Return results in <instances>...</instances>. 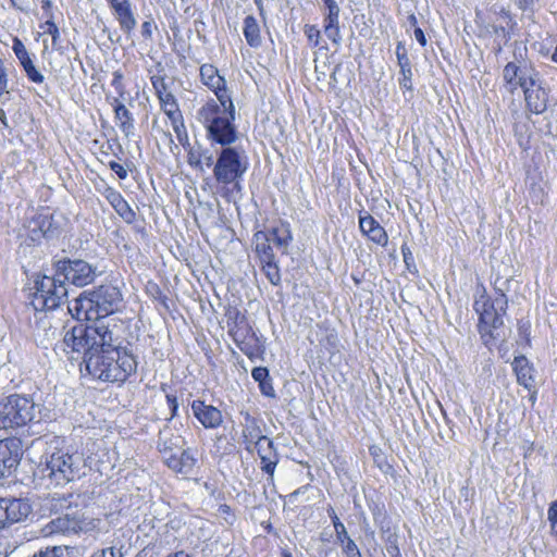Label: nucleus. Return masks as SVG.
<instances>
[{"mask_svg": "<svg viewBox=\"0 0 557 557\" xmlns=\"http://www.w3.org/2000/svg\"><path fill=\"white\" fill-rule=\"evenodd\" d=\"M113 10H116L120 5L126 4L129 0H108Z\"/></svg>", "mask_w": 557, "mask_h": 557, "instance_id": "62", "label": "nucleus"}, {"mask_svg": "<svg viewBox=\"0 0 557 557\" xmlns=\"http://www.w3.org/2000/svg\"><path fill=\"white\" fill-rule=\"evenodd\" d=\"M259 388H260L262 395H264L267 397H271V398L275 397V392H274L273 385H259Z\"/></svg>", "mask_w": 557, "mask_h": 557, "instance_id": "57", "label": "nucleus"}, {"mask_svg": "<svg viewBox=\"0 0 557 557\" xmlns=\"http://www.w3.org/2000/svg\"><path fill=\"white\" fill-rule=\"evenodd\" d=\"M327 515L331 518L333 527L335 529L336 540L339 543H344L345 539H347V535H348L347 530H346L344 523L339 520V518L337 517V515H336V512H335L333 507H330L327 509Z\"/></svg>", "mask_w": 557, "mask_h": 557, "instance_id": "36", "label": "nucleus"}, {"mask_svg": "<svg viewBox=\"0 0 557 557\" xmlns=\"http://www.w3.org/2000/svg\"><path fill=\"white\" fill-rule=\"evenodd\" d=\"M46 26H47V29L46 32L48 34H50L52 36V40L55 41L57 38L59 37V29H58V26L55 25V23L53 21L50 20H47L46 22Z\"/></svg>", "mask_w": 557, "mask_h": 557, "instance_id": "55", "label": "nucleus"}, {"mask_svg": "<svg viewBox=\"0 0 557 557\" xmlns=\"http://www.w3.org/2000/svg\"><path fill=\"white\" fill-rule=\"evenodd\" d=\"M166 398H168V400L170 403V408H171V411H172V416H175L176 414V410L178 408L176 399L175 398H171L169 395H166Z\"/></svg>", "mask_w": 557, "mask_h": 557, "instance_id": "61", "label": "nucleus"}, {"mask_svg": "<svg viewBox=\"0 0 557 557\" xmlns=\"http://www.w3.org/2000/svg\"><path fill=\"white\" fill-rule=\"evenodd\" d=\"M78 497L73 494H54L49 498L48 508L57 517L47 523L48 534L71 535L87 530L84 512L76 503Z\"/></svg>", "mask_w": 557, "mask_h": 557, "instance_id": "3", "label": "nucleus"}, {"mask_svg": "<svg viewBox=\"0 0 557 557\" xmlns=\"http://www.w3.org/2000/svg\"><path fill=\"white\" fill-rule=\"evenodd\" d=\"M12 49L16 58L18 59L20 64L22 65L27 78L36 84L44 83L45 76L41 74L40 71L36 69L25 45L17 37L13 39Z\"/></svg>", "mask_w": 557, "mask_h": 557, "instance_id": "17", "label": "nucleus"}, {"mask_svg": "<svg viewBox=\"0 0 557 557\" xmlns=\"http://www.w3.org/2000/svg\"><path fill=\"white\" fill-rule=\"evenodd\" d=\"M141 34L146 38H151L152 35V23L151 22H144L141 25Z\"/></svg>", "mask_w": 557, "mask_h": 557, "instance_id": "56", "label": "nucleus"}, {"mask_svg": "<svg viewBox=\"0 0 557 557\" xmlns=\"http://www.w3.org/2000/svg\"><path fill=\"white\" fill-rule=\"evenodd\" d=\"M243 435L245 438L249 440V442H253L255 444L256 442H261L262 440L268 438L262 435L260 421L248 412L244 414Z\"/></svg>", "mask_w": 557, "mask_h": 557, "instance_id": "25", "label": "nucleus"}, {"mask_svg": "<svg viewBox=\"0 0 557 557\" xmlns=\"http://www.w3.org/2000/svg\"><path fill=\"white\" fill-rule=\"evenodd\" d=\"M341 544L343 545V552L347 557H361L358 546L356 545L355 541L349 537V535H347L345 542Z\"/></svg>", "mask_w": 557, "mask_h": 557, "instance_id": "45", "label": "nucleus"}, {"mask_svg": "<svg viewBox=\"0 0 557 557\" xmlns=\"http://www.w3.org/2000/svg\"><path fill=\"white\" fill-rule=\"evenodd\" d=\"M511 283V277L496 276L494 280V289L497 294L496 297L507 298L506 294L509 292Z\"/></svg>", "mask_w": 557, "mask_h": 557, "instance_id": "40", "label": "nucleus"}, {"mask_svg": "<svg viewBox=\"0 0 557 557\" xmlns=\"http://www.w3.org/2000/svg\"><path fill=\"white\" fill-rule=\"evenodd\" d=\"M327 9L324 23H339V7L335 0H322Z\"/></svg>", "mask_w": 557, "mask_h": 557, "instance_id": "37", "label": "nucleus"}, {"mask_svg": "<svg viewBox=\"0 0 557 557\" xmlns=\"http://www.w3.org/2000/svg\"><path fill=\"white\" fill-rule=\"evenodd\" d=\"M540 74L531 67L518 66L513 62H509L504 71L503 76L506 84L509 86V90L513 91L517 87L524 88L527 86H533L535 78Z\"/></svg>", "mask_w": 557, "mask_h": 557, "instance_id": "13", "label": "nucleus"}, {"mask_svg": "<svg viewBox=\"0 0 557 557\" xmlns=\"http://www.w3.org/2000/svg\"><path fill=\"white\" fill-rule=\"evenodd\" d=\"M9 92V77L4 62L0 58V96Z\"/></svg>", "mask_w": 557, "mask_h": 557, "instance_id": "46", "label": "nucleus"}, {"mask_svg": "<svg viewBox=\"0 0 557 557\" xmlns=\"http://www.w3.org/2000/svg\"><path fill=\"white\" fill-rule=\"evenodd\" d=\"M305 34L308 40L315 47L320 41V29L314 25H306Z\"/></svg>", "mask_w": 557, "mask_h": 557, "instance_id": "47", "label": "nucleus"}, {"mask_svg": "<svg viewBox=\"0 0 557 557\" xmlns=\"http://www.w3.org/2000/svg\"><path fill=\"white\" fill-rule=\"evenodd\" d=\"M178 446V437H166L165 433H160L158 440V450L162 455L163 460L165 461V456L170 454H174L173 449Z\"/></svg>", "mask_w": 557, "mask_h": 557, "instance_id": "33", "label": "nucleus"}, {"mask_svg": "<svg viewBox=\"0 0 557 557\" xmlns=\"http://www.w3.org/2000/svg\"><path fill=\"white\" fill-rule=\"evenodd\" d=\"M396 57H397V61H398V65L400 67V74H401V78L399 81L400 85L407 89H410L411 88V77H412L411 65H410V60L407 55V50L401 42H398V45L396 47Z\"/></svg>", "mask_w": 557, "mask_h": 557, "instance_id": "24", "label": "nucleus"}, {"mask_svg": "<svg viewBox=\"0 0 557 557\" xmlns=\"http://www.w3.org/2000/svg\"><path fill=\"white\" fill-rule=\"evenodd\" d=\"M380 223L369 213L359 215V227L363 235L369 234Z\"/></svg>", "mask_w": 557, "mask_h": 557, "instance_id": "43", "label": "nucleus"}, {"mask_svg": "<svg viewBox=\"0 0 557 557\" xmlns=\"http://www.w3.org/2000/svg\"><path fill=\"white\" fill-rule=\"evenodd\" d=\"M507 298L495 297L493 300L486 295H481L474 301V310L479 314V332L487 347H492L504 337L503 317L507 309Z\"/></svg>", "mask_w": 557, "mask_h": 557, "instance_id": "5", "label": "nucleus"}, {"mask_svg": "<svg viewBox=\"0 0 557 557\" xmlns=\"http://www.w3.org/2000/svg\"><path fill=\"white\" fill-rule=\"evenodd\" d=\"M57 275L75 286L83 287L94 282L96 269L81 259L60 260L57 262Z\"/></svg>", "mask_w": 557, "mask_h": 557, "instance_id": "10", "label": "nucleus"}, {"mask_svg": "<svg viewBox=\"0 0 557 557\" xmlns=\"http://www.w3.org/2000/svg\"><path fill=\"white\" fill-rule=\"evenodd\" d=\"M511 366L518 383H527L534 379V369L524 356L516 357Z\"/></svg>", "mask_w": 557, "mask_h": 557, "instance_id": "29", "label": "nucleus"}, {"mask_svg": "<svg viewBox=\"0 0 557 557\" xmlns=\"http://www.w3.org/2000/svg\"><path fill=\"white\" fill-rule=\"evenodd\" d=\"M122 549L123 545H111L109 547L95 550L90 557H123L124 554Z\"/></svg>", "mask_w": 557, "mask_h": 557, "instance_id": "42", "label": "nucleus"}, {"mask_svg": "<svg viewBox=\"0 0 557 557\" xmlns=\"http://www.w3.org/2000/svg\"><path fill=\"white\" fill-rule=\"evenodd\" d=\"M114 14L120 23L121 29L125 34H129L136 27V18L132 12L129 1L114 10Z\"/></svg>", "mask_w": 557, "mask_h": 557, "instance_id": "30", "label": "nucleus"}, {"mask_svg": "<svg viewBox=\"0 0 557 557\" xmlns=\"http://www.w3.org/2000/svg\"><path fill=\"white\" fill-rule=\"evenodd\" d=\"M152 85H153V88L156 89V92H157L158 97L160 96V91H163V92H168L169 91L166 89V85H165L163 78L152 77Z\"/></svg>", "mask_w": 557, "mask_h": 557, "instance_id": "54", "label": "nucleus"}, {"mask_svg": "<svg viewBox=\"0 0 557 557\" xmlns=\"http://www.w3.org/2000/svg\"><path fill=\"white\" fill-rule=\"evenodd\" d=\"M165 557H194V555L184 549H181V550L170 553Z\"/></svg>", "mask_w": 557, "mask_h": 557, "instance_id": "59", "label": "nucleus"}, {"mask_svg": "<svg viewBox=\"0 0 557 557\" xmlns=\"http://www.w3.org/2000/svg\"><path fill=\"white\" fill-rule=\"evenodd\" d=\"M547 518L552 525V529L557 528V499L550 503L547 510Z\"/></svg>", "mask_w": 557, "mask_h": 557, "instance_id": "48", "label": "nucleus"}, {"mask_svg": "<svg viewBox=\"0 0 557 557\" xmlns=\"http://www.w3.org/2000/svg\"><path fill=\"white\" fill-rule=\"evenodd\" d=\"M63 344L72 352L83 354L84 362L90 374L92 368L99 364L100 354H107L117 348V338L106 321H97L90 325L76 323L65 332Z\"/></svg>", "mask_w": 557, "mask_h": 557, "instance_id": "1", "label": "nucleus"}, {"mask_svg": "<svg viewBox=\"0 0 557 557\" xmlns=\"http://www.w3.org/2000/svg\"><path fill=\"white\" fill-rule=\"evenodd\" d=\"M256 252L261 262H269L275 259L271 243L262 231L255 234Z\"/></svg>", "mask_w": 557, "mask_h": 557, "instance_id": "31", "label": "nucleus"}, {"mask_svg": "<svg viewBox=\"0 0 557 557\" xmlns=\"http://www.w3.org/2000/svg\"><path fill=\"white\" fill-rule=\"evenodd\" d=\"M35 418V404L17 394L0 399V431L26 425Z\"/></svg>", "mask_w": 557, "mask_h": 557, "instance_id": "6", "label": "nucleus"}, {"mask_svg": "<svg viewBox=\"0 0 557 557\" xmlns=\"http://www.w3.org/2000/svg\"><path fill=\"white\" fill-rule=\"evenodd\" d=\"M522 90L527 107L532 113L540 114L546 110L548 92L543 86L540 75L535 78L533 86H527Z\"/></svg>", "mask_w": 557, "mask_h": 557, "instance_id": "16", "label": "nucleus"}, {"mask_svg": "<svg viewBox=\"0 0 557 557\" xmlns=\"http://www.w3.org/2000/svg\"><path fill=\"white\" fill-rule=\"evenodd\" d=\"M387 552H388V554L391 555V557H398V556H401V555H400V552H399V548H398V546H396V545H395V546H389V547L387 548Z\"/></svg>", "mask_w": 557, "mask_h": 557, "instance_id": "63", "label": "nucleus"}, {"mask_svg": "<svg viewBox=\"0 0 557 557\" xmlns=\"http://www.w3.org/2000/svg\"><path fill=\"white\" fill-rule=\"evenodd\" d=\"M102 196L113 207L115 212L128 224L136 220L135 211L129 207L127 201L123 198L121 193L113 187L104 185L103 189H99Z\"/></svg>", "mask_w": 557, "mask_h": 557, "instance_id": "18", "label": "nucleus"}, {"mask_svg": "<svg viewBox=\"0 0 557 557\" xmlns=\"http://www.w3.org/2000/svg\"><path fill=\"white\" fill-rule=\"evenodd\" d=\"M32 510L33 507L27 498H0V530L25 521Z\"/></svg>", "mask_w": 557, "mask_h": 557, "instance_id": "11", "label": "nucleus"}, {"mask_svg": "<svg viewBox=\"0 0 557 557\" xmlns=\"http://www.w3.org/2000/svg\"><path fill=\"white\" fill-rule=\"evenodd\" d=\"M109 168L117 175L119 178L125 180L127 177V171L122 164L115 161H110Z\"/></svg>", "mask_w": 557, "mask_h": 557, "instance_id": "52", "label": "nucleus"}, {"mask_svg": "<svg viewBox=\"0 0 557 557\" xmlns=\"http://www.w3.org/2000/svg\"><path fill=\"white\" fill-rule=\"evenodd\" d=\"M123 74L120 71L113 73L112 86L122 96L124 94V86L122 83Z\"/></svg>", "mask_w": 557, "mask_h": 557, "instance_id": "50", "label": "nucleus"}, {"mask_svg": "<svg viewBox=\"0 0 557 557\" xmlns=\"http://www.w3.org/2000/svg\"><path fill=\"white\" fill-rule=\"evenodd\" d=\"M247 168L248 162L244 150L225 147L216 158L213 176L218 183L228 185L242 178Z\"/></svg>", "mask_w": 557, "mask_h": 557, "instance_id": "7", "label": "nucleus"}, {"mask_svg": "<svg viewBox=\"0 0 557 557\" xmlns=\"http://www.w3.org/2000/svg\"><path fill=\"white\" fill-rule=\"evenodd\" d=\"M67 296L64 280L55 276H42L36 282L35 301L42 308L52 310L59 307Z\"/></svg>", "mask_w": 557, "mask_h": 557, "instance_id": "8", "label": "nucleus"}, {"mask_svg": "<svg viewBox=\"0 0 557 557\" xmlns=\"http://www.w3.org/2000/svg\"><path fill=\"white\" fill-rule=\"evenodd\" d=\"M191 409L195 417L206 429H215L222 423V413L211 405H206L201 400H194Z\"/></svg>", "mask_w": 557, "mask_h": 557, "instance_id": "19", "label": "nucleus"}, {"mask_svg": "<svg viewBox=\"0 0 557 557\" xmlns=\"http://www.w3.org/2000/svg\"><path fill=\"white\" fill-rule=\"evenodd\" d=\"M115 119L119 121V127L126 135L133 134L134 119L129 110L117 99H114Z\"/></svg>", "mask_w": 557, "mask_h": 557, "instance_id": "26", "label": "nucleus"}, {"mask_svg": "<svg viewBox=\"0 0 557 557\" xmlns=\"http://www.w3.org/2000/svg\"><path fill=\"white\" fill-rule=\"evenodd\" d=\"M41 7L45 11L48 12V17L49 20L52 18V13H51V7H52V2L51 0H42L41 1Z\"/></svg>", "mask_w": 557, "mask_h": 557, "instance_id": "60", "label": "nucleus"}, {"mask_svg": "<svg viewBox=\"0 0 557 557\" xmlns=\"http://www.w3.org/2000/svg\"><path fill=\"white\" fill-rule=\"evenodd\" d=\"M255 445L261 460V470L272 478L278 462V457L274 449L273 442L270 438H267L261 442H256Z\"/></svg>", "mask_w": 557, "mask_h": 557, "instance_id": "21", "label": "nucleus"}, {"mask_svg": "<svg viewBox=\"0 0 557 557\" xmlns=\"http://www.w3.org/2000/svg\"><path fill=\"white\" fill-rule=\"evenodd\" d=\"M309 488V485H302L288 494L285 498L289 504H295L297 498L300 497V495L305 494L307 490Z\"/></svg>", "mask_w": 557, "mask_h": 557, "instance_id": "53", "label": "nucleus"}, {"mask_svg": "<svg viewBox=\"0 0 557 557\" xmlns=\"http://www.w3.org/2000/svg\"><path fill=\"white\" fill-rule=\"evenodd\" d=\"M197 459L191 449H185L180 455L165 456V465L174 472L183 475L193 473Z\"/></svg>", "mask_w": 557, "mask_h": 557, "instance_id": "20", "label": "nucleus"}, {"mask_svg": "<svg viewBox=\"0 0 557 557\" xmlns=\"http://www.w3.org/2000/svg\"><path fill=\"white\" fill-rule=\"evenodd\" d=\"M268 240L274 244L283 253H287L288 246L293 239L289 224L281 222L278 225L263 232Z\"/></svg>", "mask_w": 557, "mask_h": 557, "instance_id": "23", "label": "nucleus"}, {"mask_svg": "<svg viewBox=\"0 0 557 557\" xmlns=\"http://www.w3.org/2000/svg\"><path fill=\"white\" fill-rule=\"evenodd\" d=\"M87 294L97 315V321H103L101 318L117 310L122 301L120 289L111 284L100 285L92 290H88Z\"/></svg>", "mask_w": 557, "mask_h": 557, "instance_id": "9", "label": "nucleus"}, {"mask_svg": "<svg viewBox=\"0 0 557 557\" xmlns=\"http://www.w3.org/2000/svg\"><path fill=\"white\" fill-rule=\"evenodd\" d=\"M251 375L256 382L263 383V381L269 375V371L267 368L257 367L252 370Z\"/></svg>", "mask_w": 557, "mask_h": 557, "instance_id": "51", "label": "nucleus"}, {"mask_svg": "<svg viewBox=\"0 0 557 557\" xmlns=\"http://www.w3.org/2000/svg\"><path fill=\"white\" fill-rule=\"evenodd\" d=\"M324 34L334 45L342 44L339 23H324Z\"/></svg>", "mask_w": 557, "mask_h": 557, "instance_id": "38", "label": "nucleus"}, {"mask_svg": "<svg viewBox=\"0 0 557 557\" xmlns=\"http://www.w3.org/2000/svg\"><path fill=\"white\" fill-rule=\"evenodd\" d=\"M235 108L223 106L215 100H209L197 112V119L208 131V137L222 145L228 146L237 139V132L233 124Z\"/></svg>", "mask_w": 557, "mask_h": 557, "instance_id": "4", "label": "nucleus"}, {"mask_svg": "<svg viewBox=\"0 0 557 557\" xmlns=\"http://www.w3.org/2000/svg\"><path fill=\"white\" fill-rule=\"evenodd\" d=\"M119 367H121L123 369V371L125 372V376L124 377L111 380L109 371L104 370V369L101 370L100 373H97L95 371L92 376L95 379L100 380V381L111 382V383H113L115 381H125L127 375H129L131 373L135 372V370H136V361H135V359L132 356H124V357L119 359Z\"/></svg>", "mask_w": 557, "mask_h": 557, "instance_id": "27", "label": "nucleus"}, {"mask_svg": "<svg viewBox=\"0 0 557 557\" xmlns=\"http://www.w3.org/2000/svg\"><path fill=\"white\" fill-rule=\"evenodd\" d=\"M228 333L245 355L251 358L256 354L257 338L244 318L235 322V325L230 329Z\"/></svg>", "mask_w": 557, "mask_h": 557, "instance_id": "15", "label": "nucleus"}, {"mask_svg": "<svg viewBox=\"0 0 557 557\" xmlns=\"http://www.w3.org/2000/svg\"><path fill=\"white\" fill-rule=\"evenodd\" d=\"M39 472L55 486H64L82 476L83 460L69 447L49 445L38 466Z\"/></svg>", "mask_w": 557, "mask_h": 557, "instance_id": "2", "label": "nucleus"}, {"mask_svg": "<svg viewBox=\"0 0 557 557\" xmlns=\"http://www.w3.org/2000/svg\"><path fill=\"white\" fill-rule=\"evenodd\" d=\"M369 508L375 524H377L381 530H384V521L387 520L384 505L374 503L373 505H370Z\"/></svg>", "mask_w": 557, "mask_h": 557, "instance_id": "39", "label": "nucleus"}, {"mask_svg": "<svg viewBox=\"0 0 557 557\" xmlns=\"http://www.w3.org/2000/svg\"><path fill=\"white\" fill-rule=\"evenodd\" d=\"M201 82L209 87L216 96L219 102L223 106H231V97L225 88V79L219 75L215 66L203 64L200 66Z\"/></svg>", "mask_w": 557, "mask_h": 557, "instance_id": "14", "label": "nucleus"}, {"mask_svg": "<svg viewBox=\"0 0 557 557\" xmlns=\"http://www.w3.org/2000/svg\"><path fill=\"white\" fill-rule=\"evenodd\" d=\"M0 121L4 126H8L7 115L3 109L0 108Z\"/></svg>", "mask_w": 557, "mask_h": 557, "instance_id": "64", "label": "nucleus"}, {"mask_svg": "<svg viewBox=\"0 0 557 557\" xmlns=\"http://www.w3.org/2000/svg\"><path fill=\"white\" fill-rule=\"evenodd\" d=\"M262 263V270L268 277V280L273 285H278L281 283V273L280 268L276 263V260H270L269 262H261Z\"/></svg>", "mask_w": 557, "mask_h": 557, "instance_id": "35", "label": "nucleus"}, {"mask_svg": "<svg viewBox=\"0 0 557 557\" xmlns=\"http://www.w3.org/2000/svg\"><path fill=\"white\" fill-rule=\"evenodd\" d=\"M170 121H171V124H172V128H173V131H174V133L176 135L177 141L181 145L185 146L188 143V135H187L186 127L184 125V121H183L182 114L177 115V116H174V117H171Z\"/></svg>", "mask_w": 557, "mask_h": 557, "instance_id": "34", "label": "nucleus"}, {"mask_svg": "<svg viewBox=\"0 0 557 557\" xmlns=\"http://www.w3.org/2000/svg\"><path fill=\"white\" fill-rule=\"evenodd\" d=\"M23 456V444L17 437L0 440V480L11 475Z\"/></svg>", "mask_w": 557, "mask_h": 557, "instance_id": "12", "label": "nucleus"}, {"mask_svg": "<svg viewBox=\"0 0 557 557\" xmlns=\"http://www.w3.org/2000/svg\"><path fill=\"white\" fill-rule=\"evenodd\" d=\"M67 309L72 317H74L78 321L95 320V322H97V315L92 309V305L90 302L87 290L82 293L79 297L70 301Z\"/></svg>", "mask_w": 557, "mask_h": 557, "instance_id": "22", "label": "nucleus"}, {"mask_svg": "<svg viewBox=\"0 0 557 557\" xmlns=\"http://www.w3.org/2000/svg\"><path fill=\"white\" fill-rule=\"evenodd\" d=\"M244 36L250 47H259L261 45L260 27L252 15L246 16L244 20Z\"/></svg>", "mask_w": 557, "mask_h": 557, "instance_id": "28", "label": "nucleus"}, {"mask_svg": "<svg viewBox=\"0 0 557 557\" xmlns=\"http://www.w3.org/2000/svg\"><path fill=\"white\" fill-rule=\"evenodd\" d=\"M161 103V108L169 119L181 115V111L178 109V104L176 99L172 95V92H163L160 91V96L158 97Z\"/></svg>", "mask_w": 557, "mask_h": 557, "instance_id": "32", "label": "nucleus"}, {"mask_svg": "<svg viewBox=\"0 0 557 557\" xmlns=\"http://www.w3.org/2000/svg\"><path fill=\"white\" fill-rule=\"evenodd\" d=\"M219 513L221 516H223L224 520L228 523V524H233L234 520H235V516L232 511V508L226 505V504H223V505H220L219 506Z\"/></svg>", "mask_w": 557, "mask_h": 557, "instance_id": "49", "label": "nucleus"}, {"mask_svg": "<svg viewBox=\"0 0 557 557\" xmlns=\"http://www.w3.org/2000/svg\"><path fill=\"white\" fill-rule=\"evenodd\" d=\"M414 37L420 42L421 46H425L426 45V38H425L424 33L422 32L421 28H419V27L414 28Z\"/></svg>", "mask_w": 557, "mask_h": 557, "instance_id": "58", "label": "nucleus"}, {"mask_svg": "<svg viewBox=\"0 0 557 557\" xmlns=\"http://www.w3.org/2000/svg\"><path fill=\"white\" fill-rule=\"evenodd\" d=\"M370 240H372L375 244L385 246L388 240V236L384 230L383 226L380 224L375 226L369 234L366 235Z\"/></svg>", "mask_w": 557, "mask_h": 557, "instance_id": "44", "label": "nucleus"}, {"mask_svg": "<svg viewBox=\"0 0 557 557\" xmlns=\"http://www.w3.org/2000/svg\"><path fill=\"white\" fill-rule=\"evenodd\" d=\"M193 157L194 154H191L190 159ZM190 163L198 168L200 171H203L205 168L209 169L211 166H214L215 164L213 156L208 150L200 152L198 159L195 162L190 160Z\"/></svg>", "mask_w": 557, "mask_h": 557, "instance_id": "41", "label": "nucleus"}]
</instances>
